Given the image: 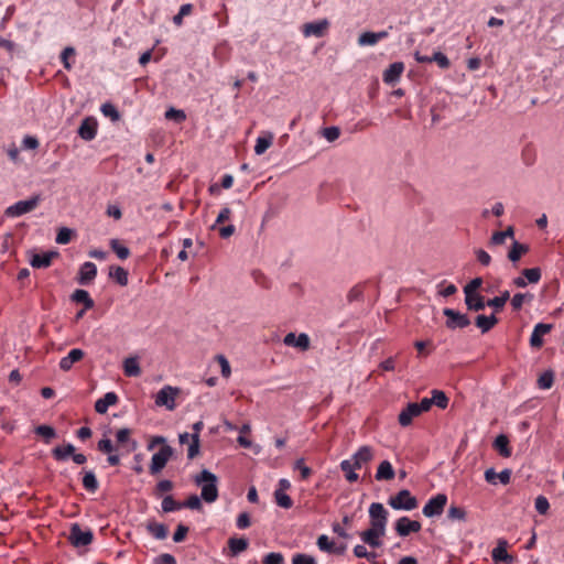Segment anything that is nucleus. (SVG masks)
Here are the masks:
<instances>
[{"mask_svg":"<svg viewBox=\"0 0 564 564\" xmlns=\"http://www.w3.org/2000/svg\"><path fill=\"white\" fill-rule=\"evenodd\" d=\"M58 256L56 251H47L43 253H34L30 260V264L36 269H45L52 264V260Z\"/></svg>","mask_w":564,"mask_h":564,"instance_id":"16","label":"nucleus"},{"mask_svg":"<svg viewBox=\"0 0 564 564\" xmlns=\"http://www.w3.org/2000/svg\"><path fill=\"white\" fill-rule=\"evenodd\" d=\"M553 328L552 324L539 323L534 326L530 337V345L533 348H541L543 346V336L549 334Z\"/></svg>","mask_w":564,"mask_h":564,"instance_id":"14","label":"nucleus"},{"mask_svg":"<svg viewBox=\"0 0 564 564\" xmlns=\"http://www.w3.org/2000/svg\"><path fill=\"white\" fill-rule=\"evenodd\" d=\"M529 251V246L513 240L512 246L508 252V259L511 262H517L520 258Z\"/></svg>","mask_w":564,"mask_h":564,"instance_id":"33","label":"nucleus"},{"mask_svg":"<svg viewBox=\"0 0 564 564\" xmlns=\"http://www.w3.org/2000/svg\"><path fill=\"white\" fill-rule=\"evenodd\" d=\"M447 503V496L445 494H437L430 498L422 509V513L426 518L438 517L443 513Z\"/></svg>","mask_w":564,"mask_h":564,"instance_id":"5","label":"nucleus"},{"mask_svg":"<svg viewBox=\"0 0 564 564\" xmlns=\"http://www.w3.org/2000/svg\"><path fill=\"white\" fill-rule=\"evenodd\" d=\"M465 304L469 311L479 312L486 307L487 302L482 295L475 293L465 295Z\"/></svg>","mask_w":564,"mask_h":564,"instance_id":"25","label":"nucleus"},{"mask_svg":"<svg viewBox=\"0 0 564 564\" xmlns=\"http://www.w3.org/2000/svg\"><path fill=\"white\" fill-rule=\"evenodd\" d=\"M388 31L364 32L358 37V44L360 46H372L376 45L379 41L388 37Z\"/></svg>","mask_w":564,"mask_h":564,"instance_id":"18","label":"nucleus"},{"mask_svg":"<svg viewBox=\"0 0 564 564\" xmlns=\"http://www.w3.org/2000/svg\"><path fill=\"white\" fill-rule=\"evenodd\" d=\"M194 482L202 488L200 498L213 503L218 499V478L207 469H203L194 477Z\"/></svg>","mask_w":564,"mask_h":564,"instance_id":"1","label":"nucleus"},{"mask_svg":"<svg viewBox=\"0 0 564 564\" xmlns=\"http://www.w3.org/2000/svg\"><path fill=\"white\" fill-rule=\"evenodd\" d=\"M148 532L158 540H164L167 536L169 530L167 527L163 523H159L156 521H150L147 524Z\"/></svg>","mask_w":564,"mask_h":564,"instance_id":"29","label":"nucleus"},{"mask_svg":"<svg viewBox=\"0 0 564 564\" xmlns=\"http://www.w3.org/2000/svg\"><path fill=\"white\" fill-rule=\"evenodd\" d=\"M354 554L359 558H367L369 562H373L377 557L375 552H368L365 545L358 544L354 547Z\"/></svg>","mask_w":564,"mask_h":564,"instance_id":"51","label":"nucleus"},{"mask_svg":"<svg viewBox=\"0 0 564 564\" xmlns=\"http://www.w3.org/2000/svg\"><path fill=\"white\" fill-rule=\"evenodd\" d=\"M384 531L375 530L373 528H369L366 531H362L359 535L361 541L365 544H368L371 547H379L381 546V538L384 536Z\"/></svg>","mask_w":564,"mask_h":564,"instance_id":"17","label":"nucleus"},{"mask_svg":"<svg viewBox=\"0 0 564 564\" xmlns=\"http://www.w3.org/2000/svg\"><path fill=\"white\" fill-rule=\"evenodd\" d=\"M83 486L84 488L88 491V492H96L98 490V487H99V482L96 478V475L94 474V471L91 470H88V471H85L84 473V477H83Z\"/></svg>","mask_w":564,"mask_h":564,"instance_id":"37","label":"nucleus"},{"mask_svg":"<svg viewBox=\"0 0 564 564\" xmlns=\"http://www.w3.org/2000/svg\"><path fill=\"white\" fill-rule=\"evenodd\" d=\"M97 275V267L94 262H84L78 271L77 281L80 285L90 284Z\"/></svg>","mask_w":564,"mask_h":564,"instance_id":"13","label":"nucleus"},{"mask_svg":"<svg viewBox=\"0 0 564 564\" xmlns=\"http://www.w3.org/2000/svg\"><path fill=\"white\" fill-rule=\"evenodd\" d=\"M491 557L495 562H502L506 564L512 563V556L507 552V542L499 541L498 545L492 550Z\"/></svg>","mask_w":564,"mask_h":564,"instance_id":"24","label":"nucleus"},{"mask_svg":"<svg viewBox=\"0 0 564 564\" xmlns=\"http://www.w3.org/2000/svg\"><path fill=\"white\" fill-rule=\"evenodd\" d=\"M482 285V279L481 278H475L469 283H467L464 286V293L465 295H471L477 293V290L480 289Z\"/></svg>","mask_w":564,"mask_h":564,"instance_id":"60","label":"nucleus"},{"mask_svg":"<svg viewBox=\"0 0 564 564\" xmlns=\"http://www.w3.org/2000/svg\"><path fill=\"white\" fill-rule=\"evenodd\" d=\"M284 557L281 553H269L263 558V564H283Z\"/></svg>","mask_w":564,"mask_h":564,"instance_id":"64","label":"nucleus"},{"mask_svg":"<svg viewBox=\"0 0 564 564\" xmlns=\"http://www.w3.org/2000/svg\"><path fill=\"white\" fill-rule=\"evenodd\" d=\"M316 545L322 552L333 554L336 543L329 540L327 535L322 534L317 538Z\"/></svg>","mask_w":564,"mask_h":564,"instance_id":"42","label":"nucleus"},{"mask_svg":"<svg viewBox=\"0 0 564 564\" xmlns=\"http://www.w3.org/2000/svg\"><path fill=\"white\" fill-rule=\"evenodd\" d=\"M522 274L529 283H538L541 279V270L539 268L524 269Z\"/></svg>","mask_w":564,"mask_h":564,"instance_id":"55","label":"nucleus"},{"mask_svg":"<svg viewBox=\"0 0 564 564\" xmlns=\"http://www.w3.org/2000/svg\"><path fill=\"white\" fill-rule=\"evenodd\" d=\"M202 498H199L196 495H191L184 502H181L183 505V508H188L192 510H202Z\"/></svg>","mask_w":564,"mask_h":564,"instance_id":"57","label":"nucleus"},{"mask_svg":"<svg viewBox=\"0 0 564 564\" xmlns=\"http://www.w3.org/2000/svg\"><path fill=\"white\" fill-rule=\"evenodd\" d=\"M365 286H366L365 283H358V284L354 285L347 294L348 302L352 303L356 301H360L364 296Z\"/></svg>","mask_w":564,"mask_h":564,"instance_id":"46","label":"nucleus"},{"mask_svg":"<svg viewBox=\"0 0 564 564\" xmlns=\"http://www.w3.org/2000/svg\"><path fill=\"white\" fill-rule=\"evenodd\" d=\"M173 454V449L170 445H163L158 453L152 456L150 473L155 475L160 473Z\"/></svg>","mask_w":564,"mask_h":564,"instance_id":"8","label":"nucleus"},{"mask_svg":"<svg viewBox=\"0 0 564 564\" xmlns=\"http://www.w3.org/2000/svg\"><path fill=\"white\" fill-rule=\"evenodd\" d=\"M72 300L76 303L84 304L85 310H90L94 307V300L90 297L89 293L85 290L77 289L72 294Z\"/></svg>","mask_w":564,"mask_h":564,"instance_id":"32","label":"nucleus"},{"mask_svg":"<svg viewBox=\"0 0 564 564\" xmlns=\"http://www.w3.org/2000/svg\"><path fill=\"white\" fill-rule=\"evenodd\" d=\"M321 133L328 142H334L340 137V129L335 126L327 127L324 128Z\"/></svg>","mask_w":564,"mask_h":564,"instance_id":"56","label":"nucleus"},{"mask_svg":"<svg viewBox=\"0 0 564 564\" xmlns=\"http://www.w3.org/2000/svg\"><path fill=\"white\" fill-rule=\"evenodd\" d=\"M395 476L394 469L389 460H383L379 464L377 473H376V479L378 481L382 480H392Z\"/></svg>","mask_w":564,"mask_h":564,"instance_id":"26","label":"nucleus"},{"mask_svg":"<svg viewBox=\"0 0 564 564\" xmlns=\"http://www.w3.org/2000/svg\"><path fill=\"white\" fill-rule=\"evenodd\" d=\"M467 512L463 507L451 505L447 510V519L452 521H465Z\"/></svg>","mask_w":564,"mask_h":564,"instance_id":"40","label":"nucleus"},{"mask_svg":"<svg viewBox=\"0 0 564 564\" xmlns=\"http://www.w3.org/2000/svg\"><path fill=\"white\" fill-rule=\"evenodd\" d=\"M97 449L104 454H111L116 451V447L110 438L104 437L97 443Z\"/></svg>","mask_w":564,"mask_h":564,"instance_id":"59","label":"nucleus"},{"mask_svg":"<svg viewBox=\"0 0 564 564\" xmlns=\"http://www.w3.org/2000/svg\"><path fill=\"white\" fill-rule=\"evenodd\" d=\"M433 397L431 401H433V404L438 406L440 409H446L448 405V398L443 391L440 390H433L432 392Z\"/></svg>","mask_w":564,"mask_h":564,"instance_id":"50","label":"nucleus"},{"mask_svg":"<svg viewBox=\"0 0 564 564\" xmlns=\"http://www.w3.org/2000/svg\"><path fill=\"white\" fill-rule=\"evenodd\" d=\"M118 400V395L115 392H107L96 401L95 411L99 414H105L109 406L117 404Z\"/></svg>","mask_w":564,"mask_h":564,"instance_id":"22","label":"nucleus"},{"mask_svg":"<svg viewBox=\"0 0 564 564\" xmlns=\"http://www.w3.org/2000/svg\"><path fill=\"white\" fill-rule=\"evenodd\" d=\"M110 275L117 281L121 286H126L128 284V271L122 267L111 268Z\"/></svg>","mask_w":564,"mask_h":564,"instance_id":"43","label":"nucleus"},{"mask_svg":"<svg viewBox=\"0 0 564 564\" xmlns=\"http://www.w3.org/2000/svg\"><path fill=\"white\" fill-rule=\"evenodd\" d=\"M116 440L120 446L130 445V447L128 448V452H132L137 448V442L131 440V430L130 429H126V427L120 429L116 433Z\"/></svg>","mask_w":564,"mask_h":564,"instance_id":"28","label":"nucleus"},{"mask_svg":"<svg viewBox=\"0 0 564 564\" xmlns=\"http://www.w3.org/2000/svg\"><path fill=\"white\" fill-rule=\"evenodd\" d=\"M294 469L300 471L302 480L308 479L312 475V469L304 464L303 458H300L295 462Z\"/></svg>","mask_w":564,"mask_h":564,"instance_id":"58","label":"nucleus"},{"mask_svg":"<svg viewBox=\"0 0 564 564\" xmlns=\"http://www.w3.org/2000/svg\"><path fill=\"white\" fill-rule=\"evenodd\" d=\"M73 234L72 229L62 227L58 229L55 240L58 245H67L70 242Z\"/></svg>","mask_w":564,"mask_h":564,"instance_id":"52","label":"nucleus"},{"mask_svg":"<svg viewBox=\"0 0 564 564\" xmlns=\"http://www.w3.org/2000/svg\"><path fill=\"white\" fill-rule=\"evenodd\" d=\"M35 433L44 437L46 443H50V441L56 436L55 430L48 425H39L35 429Z\"/></svg>","mask_w":564,"mask_h":564,"instance_id":"53","label":"nucleus"},{"mask_svg":"<svg viewBox=\"0 0 564 564\" xmlns=\"http://www.w3.org/2000/svg\"><path fill=\"white\" fill-rule=\"evenodd\" d=\"M162 510L163 512H173L183 508L181 502L175 501L173 496H166L162 500Z\"/></svg>","mask_w":564,"mask_h":564,"instance_id":"44","label":"nucleus"},{"mask_svg":"<svg viewBox=\"0 0 564 564\" xmlns=\"http://www.w3.org/2000/svg\"><path fill=\"white\" fill-rule=\"evenodd\" d=\"M94 534L90 529L83 530L78 523H73L69 530L68 540L75 547H83L93 542Z\"/></svg>","mask_w":564,"mask_h":564,"instance_id":"4","label":"nucleus"},{"mask_svg":"<svg viewBox=\"0 0 564 564\" xmlns=\"http://www.w3.org/2000/svg\"><path fill=\"white\" fill-rule=\"evenodd\" d=\"M85 356V352L79 348L72 349L67 356L63 357L59 361V368L63 371L72 369L73 365L80 361Z\"/></svg>","mask_w":564,"mask_h":564,"instance_id":"20","label":"nucleus"},{"mask_svg":"<svg viewBox=\"0 0 564 564\" xmlns=\"http://www.w3.org/2000/svg\"><path fill=\"white\" fill-rule=\"evenodd\" d=\"M394 529L399 536H408L411 533H416L422 529L419 521L411 520L408 517H401L397 520Z\"/></svg>","mask_w":564,"mask_h":564,"instance_id":"11","label":"nucleus"},{"mask_svg":"<svg viewBox=\"0 0 564 564\" xmlns=\"http://www.w3.org/2000/svg\"><path fill=\"white\" fill-rule=\"evenodd\" d=\"M110 247L112 251L118 256L119 259L124 260L130 256V250L122 246L119 240L112 239L110 241Z\"/></svg>","mask_w":564,"mask_h":564,"instance_id":"48","label":"nucleus"},{"mask_svg":"<svg viewBox=\"0 0 564 564\" xmlns=\"http://www.w3.org/2000/svg\"><path fill=\"white\" fill-rule=\"evenodd\" d=\"M40 203V196H33L25 200H19L6 209L8 217H19L34 210Z\"/></svg>","mask_w":564,"mask_h":564,"instance_id":"6","label":"nucleus"},{"mask_svg":"<svg viewBox=\"0 0 564 564\" xmlns=\"http://www.w3.org/2000/svg\"><path fill=\"white\" fill-rule=\"evenodd\" d=\"M165 118L169 120H174L176 122H182L186 119V115L183 110H177L174 108H170L165 112Z\"/></svg>","mask_w":564,"mask_h":564,"instance_id":"63","label":"nucleus"},{"mask_svg":"<svg viewBox=\"0 0 564 564\" xmlns=\"http://www.w3.org/2000/svg\"><path fill=\"white\" fill-rule=\"evenodd\" d=\"M510 299L509 291H503L500 296H496L492 299H489L487 301V306L494 307L496 312H499L503 308L507 301Z\"/></svg>","mask_w":564,"mask_h":564,"instance_id":"39","label":"nucleus"},{"mask_svg":"<svg viewBox=\"0 0 564 564\" xmlns=\"http://www.w3.org/2000/svg\"><path fill=\"white\" fill-rule=\"evenodd\" d=\"M403 70L404 64L402 62H394L383 72L382 79L386 84L393 86L399 82Z\"/></svg>","mask_w":564,"mask_h":564,"instance_id":"15","label":"nucleus"},{"mask_svg":"<svg viewBox=\"0 0 564 564\" xmlns=\"http://www.w3.org/2000/svg\"><path fill=\"white\" fill-rule=\"evenodd\" d=\"M248 545V540L245 538H230L228 540L230 556H237L239 553L246 551Z\"/></svg>","mask_w":564,"mask_h":564,"instance_id":"31","label":"nucleus"},{"mask_svg":"<svg viewBox=\"0 0 564 564\" xmlns=\"http://www.w3.org/2000/svg\"><path fill=\"white\" fill-rule=\"evenodd\" d=\"M339 466L341 471L345 474V478L347 479V481L356 482L359 479L358 474L355 473V470L358 468L355 467V463L352 462V459H344Z\"/></svg>","mask_w":564,"mask_h":564,"instance_id":"30","label":"nucleus"},{"mask_svg":"<svg viewBox=\"0 0 564 564\" xmlns=\"http://www.w3.org/2000/svg\"><path fill=\"white\" fill-rule=\"evenodd\" d=\"M193 11H194V6L192 3H185V4L181 6L178 13L173 17V23L176 26H182L183 19L185 17L191 15L193 13Z\"/></svg>","mask_w":564,"mask_h":564,"instance_id":"41","label":"nucleus"},{"mask_svg":"<svg viewBox=\"0 0 564 564\" xmlns=\"http://www.w3.org/2000/svg\"><path fill=\"white\" fill-rule=\"evenodd\" d=\"M420 410L416 403H409L399 414L398 421L401 426H408L413 419L419 416Z\"/></svg>","mask_w":564,"mask_h":564,"instance_id":"19","label":"nucleus"},{"mask_svg":"<svg viewBox=\"0 0 564 564\" xmlns=\"http://www.w3.org/2000/svg\"><path fill=\"white\" fill-rule=\"evenodd\" d=\"M177 394V388L165 386L156 393L155 404L158 406H165L167 410L173 411L176 406L175 398Z\"/></svg>","mask_w":564,"mask_h":564,"instance_id":"7","label":"nucleus"},{"mask_svg":"<svg viewBox=\"0 0 564 564\" xmlns=\"http://www.w3.org/2000/svg\"><path fill=\"white\" fill-rule=\"evenodd\" d=\"M74 55H75V48L72 46L65 47L61 54V61L67 70L72 69V67H73L69 62V58L73 57Z\"/></svg>","mask_w":564,"mask_h":564,"instance_id":"61","label":"nucleus"},{"mask_svg":"<svg viewBox=\"0 0 564 564\" xmlns=\"http://www.w3.org/2000/svg\"><path fill=\"white\" fill-rule=\"evenodd\" d=\"M370 528L384 531L388 523L389 512L380 502H372L369 507Z\"/></svg>","mask_w":564,"mask_h":564,"instance_id":"3","label":"nucleus"},{"mask_svg":"<svg viewBox=\"0 0 564 564\" xmlns=\"http://www.w3.org/2000/svg\"><path fill=\"white\" fill-rule=\"evenodd\" d=\"M97 130V120L94 117H87L82 121L78 128V135L85 141H91L96 138Z\"/></svg>","mask_w":564,"mask_h":564,"instance_id":"12","label":"nucleus"},{"mask_svg":"<svg viewBox=\"0 0 564 564\" xmlns=\"http://www.w3.org/2000/svg\"><path fill=\"white\" fill-rule=\"evenodd\" d=\"M432 62L436 63L437 66L442 69H448L451 67V62L448 57L442 52H435L431 56Z\"/></svg>","mask_w":564,"mask_h":564,"instance_id":"54","label":"nucleus"},{"mask_svg":"<svg viewBox=\"0 0 564 564\" xmlns=\"http://www.w3.org/2000/svg\"><path fill=\"white\" fill-rule=\"evenodd\" d=\"M329 28V22L326 19L304 23L301 28L302 33L305 37H322L326 34Z\"/></svg>","mask_w":564,"mask_h":564,"instance_id":"10","label":"nucleus"},{"mask_svg":"<svg viewBox=\"0 0 564 564\" xmlns=\"http://www.w3.org/2000/svg\"><path fill=\"white\" fill-rule=\"evenodd\" d=\"M443 314L447 317L446 327L449 329L465 328L470 324L466 314L459 313L453 308H444Z\"/></svg>","mask_w":564,"mask_h":564,"instance_id":"9","label":"nucleus"},{"mask_svg":"<svg viewBox=\"0 0 564 564\" xmlns=\"http://www.w3.org/2000/svg\"><path fill=\"white\" fill-rule=\"evenodd\" d=\"M494 447L499 452L502 457L511 456V448L509 446V438L501 434L496 437L494 442Z\"/></svg>","mask_w":564,"mask_h":564,"instance_id":"36","label":"nucleus"},{"mask_svg":"<svg viewBox=\"0 0 564 564\" xmlns=\"http://www.w3.org/2000/svg\"><path fill=\"white\" fill-rule=\"evenodd\" d=\"M273 138V134L270 132L267 135L259 137L254 145L256 154H263L271 147Z\"/></svg>","mask_w":564,"mask_h":564,"instance_id":"38","label":"nucleus"},{"mask_svg":"<svg viewBox=\"0 0 564 564\" xmlns=\"http://www.w3.org/2000/svg\"><path fill=\"white\" fill-rule=\"evenodd\" d=\"M485 479L489 484H496V480L499 479V481L502 485H508L511 479V470L510 469H503L500 473H496L494 468H489L485 471Z\"/></svg>","mask_w":564,"mask_h":564,"instance_id":"23","label":"nucleus"},{"mask_svg":"<svg viewBox=\"0 0 564 564\" xmlns=\"http://www.w3.org/2000/svg\"><path fill=\"white\" fill-rule=\"evenodd\" d=\"M100 111L105 117H109L112 121H118L120 119V113L117 108L110 104L106 102L101 105Z\"/></svg>","mask_w":564,"mask_h":564,"instance_id":"49","label":"nucleus"},{"mask_svg":"<svg viewBox=\"0 0 564 564\" xmlns=\"http://www.w3.org/2000/svg\"><path fill=\"white\" fill-rule=\"evenodd\" d=\"M274 498L276 505L281 508L290 509L293 506V500L291 499V497L285 492H282L281 490L274 491Z\"/></svg>","mask_w":564,"mask_h":564,"instance_id":"47","label":"nucleus"},{"mask_svg":"<svg viewBox=\"0 0 564 564\" xmlns=\"http://www.w3.org/2000/svg\"><path fill=\"white\" fill-rule=\"evenodd\" d=\"M373 457V451L370 446H361L350 459L355 463V467L361 468L364 464L370 462Z\"/></svg>","mask_w":564,"mask_h":564,"instance_id":"21","label":"nucleus"},{"mask_svg":"<svg viewBox=\"0 0 564 564\" xmlns=\"http://www.w3.org/2000/svg\"><path fill=\"white\" fill-rule=\"evenodd\" d=\"M292 564H317L316 560L304 553H296L292 556Z\"/></svg>","mask_w":564,"mask_h":564,"instance_id":"62","label":"nucleus"},{"mask_svg":"<svg viewBox=\"0 0 564 564\" xmlns=\"http://www.w3.org/2000/svg\"><path fill=\"white\" fill-rule=\"evenodd\" d=\"M75 452V446L73 444H66L64 446H56L55 448H53L52 451V456L56 459V460H65L67 459L69 456H73Z\"/></svg>","mask_w":564,"mask_h":564,"instance_id":"35","label":"nucleus"},{"mask_svg":"<svg viewBox=\"0 0 564 564\" xmlns=\"http://www.w3.org/2000/svg\"><path fill=\"white\" fill-rule=\"evenodd\" d=\"M498 322L499 319L494 314L490 316L478 315L475 319L476 326L480 328L482 334L488 333Z\"/></svg>","mask_w":564,"mask_h":564,"instance_id":"27","label":"nucleus"},{"mask_svg":"<svg viewBox=\"0 0 564 564\" xmlns=\"http://www.w3.org/2000/svg\"><path fill=\"white\" fill-rule=\"evenodd\" d=\"M554 382V373L551 370L543 372L538 379V387L543 390L552 388Z\"/></svg>","mask_w":564,"mask_h":564,"instance_id":"45","label":"nucleus"},{"mask_svg":"<svg viewBox=\"0 0 564 564\" xmlns=\"http://www.w3.org/2000/svg\"><path fill=\"white\" fill-rule=\"evenodd\" d=\"M123 372L128 377H139L141 368L135 357H129L123 361Z\"/></svg>","mask_w":564,"mask_h":564,"instance_id":"34","label":"nucleus"},{"mask_svg":"<svg viewBox=\"0 0 564 564\" xmlns=\"http://www.w3.org/2000/svg\"><path fill=\"white\" fill-rule=\"evenodd\" d=\"M388 505L395 510L411 511L417 508L419 502L410 490L402 489L395 496H391L388 499Z\"/></svg>","mask_w":564,"mask_h":564,"instance_id":"2","label":"nucleus"}]
</instances>
